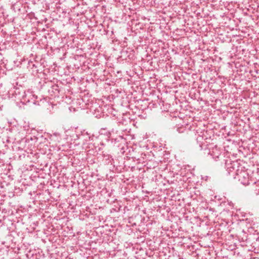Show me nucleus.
Listing matches in <instances>:
<instances>
[{"label": "nucleus", "instance_id": "f257e3e1", "mask_svg": "<svg viewBox=\"0 0 259 259\" xmlns=\"http://www.w3.org/2000/svg\"><path fill=\"white\" fill-rule=\"evenodd\" d=\"M235 172L234 179H238L244 185H248L249 184V174L243 166L240 167L239 169H236Z\"/></svg>", "mask_w": 259, "mask_h": 259}, {"label": "nucleus", "instance_id": "f03ea898", "mask_svg": "<svg viewBox=\"0 0 259 259\" xmlns=\"http://www.w3.org/2000/svg\"><path fill=\"white\" fill-rule=\"evenodd\" d=\"M242 166L237 161L230 162V163H226V168L228 174L231 175L234 178L235 176V172L236 169L240 168V167Z\"/></svg>", "mask_w": 259, "mask_h": 259}, {"label": "nucleus", "instance_id": "7ed1b4c3", "mask_svg": "<svg viewBox=\"0 0 259 259\" xmlns=\"http://www.w3.org/2000/svg\"><path fill=\"white\" fill-rule=\"evenodd\" d=\"M221 150L217 146L213 147L209 151V154L212 156L215 160H218L221 155Z\"/></svg>", "mask_w": 259, "mask_h": 259}, {"label": "nucleus", "instance_id": "20e7f679", "mask_svg": "<svg viewBox=\"0 0 259 259\" xmlns=\"http://www.w3.org/2000/svg\"><path fill=\"white\" fill-rule=\"evenodd\" d=\"M35 98V95H33L30 91H27L26 92H24L23 96L24 101L30 102L31 100H33Z\"/></svg>", "mask_w": 259, "mask_h": 259}]
</instances>
